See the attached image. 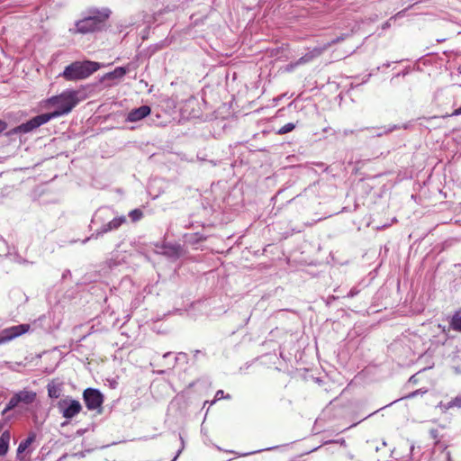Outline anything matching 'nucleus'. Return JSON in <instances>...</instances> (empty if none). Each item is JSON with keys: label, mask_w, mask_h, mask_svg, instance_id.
Wrapping results in <instances>:
<instances>
[{"label": "nucleus", "mask_w": 461, "mask_h": 461, "mask_svg": "<svg viewBox=\"0 0 461 461\" xmlns=\"http://www.w3.org/2000/svg\"><path fill=\"white\" fill-rule=\"evenodd\" d=\"M163 254L169 258H178L182 252V247L177 244H167L163 247Z\"/></svg>", "instance_id": "obj_14"}, {"label": "nucleus", "mask_w": 461, "mask_h": 461, "mask_svg": "<svg viewBox=\"0 0 461 461\" xmlns=\"http://www.w3.org/2000/svg\"><path fill=\"white\" fill-rule=\"evenodd\" d=\"M37 393L33 391L23 389L14 393L2 413L5 415L20 404L29 405L36 401Z\"/></svg>", "instance_id": "obj_4"}, {"label": "nucleus", "mask_w": 461, "mask_h": 461, "mask_svg": "<svg viewBox=\"0 0 461 461\" xmlns=\"http://www.w3.org/2000/svg\"><path fill=\"white\" fill-rule=\"evenodd\" d=\"M444 459H445L446 461H452L451 456H450V452H449V451H446V452L444 453Z\"/></svg>", "instance_id": "obj_27"}, {"label": "nucleus", "mask_w": 461, "mask_h": 461, "mask_svg": "<svg viewBox=\"0 0 461 461\" xmlns=\"http://www.w3.org/2000/svg\"><path fill=\"white\" fill-rule=\"evenodd\" d=\"M30 330L29 324H20L4 329L0 331V339L2 343L8 342L24 333Z\"/></svg>", "instance_id": "obj_10"}, {"label": "nucleus", "mask_w": 461, "mask_h": 461, "mask_svg": "<svg viewBox=\"0 0 461 461\" xmlns=\"http://www.w3.org/2000/svg\"><path fill=\"white\" fill-rule=\"evenodd\" d=\"M126 222V217L122 215L119 217L113 218L109 222L102 225L99 229L95 230V233H93L89 238L83 240V243H86L90 239H98L99 237L103 236L104 234L116 230H118L123 223Z\"/></svg>", "instance_id": "obj_7"}, {"label": "nucleus", "mask_w": 461, "mask_h": 461, "mask_svg": "<svg viewBox=\"0 0 461 461\" xmlns=\"http://www.w3.org/2000/svg\"><path fill=\"white\" fill-rule=\"evenodd\" d=\"M181 440H183L182 438H180ZM184 448V441H182V447L177 451L176 456L173 458L172 461H176L177 459V457L179 456V455L181 454L182 450Z\"/></svg>", "instance_id": "obj_25"}, {"label": "nucleus", "mask_w": 461, "mask_h": 461, "mask_svg": "<svg viewBox=\"0 0 461 461\" xmlns=\"http://www.w3.org/2000/svg\"><path fill=\"white\" fill-rule=\"evenodd\" d=\"M429 434H430V437L433 438V439H437L438 437V429H432L429 430Z\"/></svg>", "instance_id": "obj_24"}, {"label": "nucleus", "mask_w": 461, "mask_h": 461, "mask_svg": "<svg viewBox=\"0 0 461 461\" xmlns=\"http://www.w3.org/2000/svg\"><path fill=\"white\" fill-rule=\"evenodd\" d=\"M151 112V109L149 105H142L139 108L132 109L130 111L126 117V122H139L145 117H147Z\"/></svg>", "instance_id": "obj_11"}, {"label": "nucleus", "mask_w": 461, "mask_h": 461, "mask_svg": "<svg viewBox=\"0 0 461 461\" xmlns=\"http://www.w3.org/2000/svg\"><path fill=\"white\" fill-rule=\"evenodd\" d=\"M127 73V69L123 67L116 68L113 72L107 74L108 78H122Z\"/></svg>", "instance_id": "obj_17"}, {"label": "nucleus", "mask_w": 461, "mask_h": 461, "mask_svg": "<svg viewBox=\"0 0 461 461\" xmlns=\"http://www.w3.org/2000/svg\"><path fill=\"white\" fill-rule=\"evenodd\" d=\"M403 14H404V11H400V12H398L395 15L392 16L388 21H386L384 23H383V25H382V29H383V30H385V29L390 28V27H391V25H392L391 22H392L393 20H395V19H396V18H398V17H402V16H403Z\"/></svg>", "instance_id": "obj_20"}, {"label": "nucleus", "mask_w": 461, "mask_h": 461, "mask_svg": "<svg viewBox=\"0 0 461 461\" xmlns=\"http://www.w3.org/2000/svg\"><path fill=\"white\" fill-rule=\"evenodd\" d=\"M348 34H342L341 36L337 37L336 39H334V40H332V41H329V42H327V43H325V44H323L321 46H318V47L313 48L312 50L308 51L303 57H301L294 63V65H291V68H293L294 66L305 64V63H308V62L312 61V59L320 57L324 51H326L332 45L344 41L346 38H348Z\"/></svg>", "instance_id": "obj_5"}, {"label": "nucleus", "mask_w": 461, "mask_h": 461, "mask_svg": "<svg viewBox=\"0 0 461 461\" xmlns=\"http://www.w3.org/2000/svg\"><path fill=\"white\" fill-rule=\"evenodd\" d=\"M353 132H354V131H352V130H344V131H343L344 135L352 134Z\"/></svg>", "instance_id": "obj_29"}, {"label": "nucleus", "mask_w": 461, "mask_h": 461, "mask_svg": "<svg viewBox=\"0 0 461 461\" xmlns=\"http://www.w3.org/2000/svg\"><path fill=\"white\" fill-rule=\"evenodd\" d=\"M447 407H458L461 408V395L456 396L451 402L447 403Z\"/></svg>", "instance_id": "obj_21"}, {"label": "nucleus", "mask_w": 461, "mask_h": 461, "mask_svg": "<svg viewBox=\"0 0 461 461\" xmlns=\"http://www.w3.org/2000/svg\"><path fill=\"white\" fill-rule=\"evenodd\" d=\"M6 122L0 120V132L4 131L6 129Z\"/></svg>", "instance_id": "obj_26"}, {"label": "nucleus", "mask_w": 461, "mask_h": 461, "mask_svg": "<svg viewBox=\"0 0 461 461\" xmlns=\"http://www.w3.org/2000/svg\"><path fill=\"white\" fill-rule=\"evenodd\" d=\"M51 119L48 113H42L32 118L24 123L20 124L15 128L14 131L19 133H27L47 123Z\"/></svg>", "instance_id": "obj_9"}, {"label": "nucleus", "mask_w": 461, "mask_h": 461, "mask_svg": "<svg viewBox=\"0 0 461 461\" xmlns=\"http://www.w3.org/2000/svg\"><path fill=\"white\" fill-rule=\"evenodd\" d=\"M11 434L8 429H4V425L0 424V456H5L9 449Z\"/></svg>", "instance_id": "obj_12"}, {"label": "nucleus", "mask_w": 461, "mask_h": 461, "mask_svg": "<svg viewBox=\"0 0 461 461\" xmlns=\"http://www.w3.org/2000/svg\"><path fill=\"white\" fill-rule=\"evenodd\" d=\"M36 435L33 432H31L27 438L21 441L18 448H17V458L22 460V454L25 452L28 447L32 445V443L35 440Z\"/></svg>", "instance_id": "obj_13"}, {"label": "nucleus", "mask_w": 461, "mask_h": 461, "mask_svg": "<svg viewBox=\"0 0 461 461\" xmlns=\"http://www.w3.org/2000/svg\"><path fill=\"white\" fill-rule=\"evenodd\" d=\"M48 389V395L50 398L58 399L61 395L62 392V384L55 383L54 381H51L47 385Z\"/></svg>", "instance_id": "obj_15"}, {"label": "nucleus", "mask_w": 461, "mask_h": 461, "mask_svg": "<svg viewBox=\"0 0 461 461\" xmlns=\"http://www.w3.org/2000/svg\"><path fill=\"white\" fill-rule=\"evenodd\" d=\"M99 68V64L94 61H75L67 66L59 77L68 81L81 80L88 77Z\"/></svg>", "instance_id": "obj_3"}, {"label": "nucleus", "mask_w": 461, "mask_h": 461, "mask_svg": "<svg viewBox=\"0 0 461 461\" xmlns=\"http://www.w3.org/2000/svg\"><path fill=\"white\" fill-rule=\"evenodd\" d=\"M357 294V291H356L355 289H351V290H350V292L348 293V297H353V296H355Z\"/></svg>", "instance_id": "obj_28"}, {"label": "nucleus", "mask_w": 461, "mask_h": 461, "mask_svg": "<svg viewBox=\"0 0 461 461\" xmlns=\"http://www.w3.org/2000/svg\"><path fill=\"white\" fill-rule=\"evenodd\" d=\"M295 124L293 122L286 123L283 127H281L276 133L279 135L286 134L295 129Z\"/></svg>", "instance_id": "obj_18"}, {"label": "nucleus", "mask_w": 461, "mask_h": 461, "mask_svg": "<svg viewBox=\"0 0 461 461\" xmlns=\"http://www.w3.org/2000/svg\"><path fill=\"white\" fill-rule=\"evenodd\" d=\"M343 57L342 56H338L337 59H341Z\"/></svg>", "instance_id": "obj_31"}, {"label": "nucleus", "mask_w": 461, "mask_h": 461, "mask_svg": "<svg viewBox=\"0 0 461 461\" xmlns=\"http://www.w3.org/2000/svg\"><path fill=\"white\" fill-rule=\"evenodd\" d=\"M223 394H224V393H223V391H222V390H218V391L216 392L215 398H214V400L212 402V403H211V404H212V403H213V402H215L216 401H218V400H220V399L223 398V397H224V396H223Z\"/></svg>", "instance_id": "obj_23"}, {"label": "nucleus", "mask_w": 461, "mask_h": 461, "mask_svg": "<svg viewBox=\"0 0 461 461\" xmlns=\"http://www.w3.org/2000/svg\"><path fill=\"white\" fill-rule=\"evenodd\" d=\"M129 216L133 222H136L143 217V212L140 209H134L130 212Z\"/></svg>", "instance_id": "obj_19"}, {"label": "nucleus", "mask_w": 461, "mask_h": 461, "mask_svg": "<svg viewBox=\"0 0 461 461\" xmlns=\"http://www.w3.org/2000/svg\"><path fill=\"white\" fill-rule=\"evenodd\" d=\"M83 398L88 410L95 411L101 408L104 402L103 394L99 390L87 388L83 393Z\"/></svg>", "instance_id": "obj_8"}, {"label": "nucleus", "mask_w": 461, "mask_h": 461, "mask_svg": "<svg viewBox=\"0 0 461 461\" xmlns=\"http://www.w3.org/2000/svg\"><path fill=\"white\" fill-rule=\"evenodd\" d=\"M450 325L454 330L461 331V309L455 312L450 321Z\"/></svg>", "instance_id": "obj_16"}, {"label": "nucleus", "mask_w": 461, "mask_h": 461, "mask_svg": "<svg viewBox=\"0 0 461 461\" xmlns=\"http://www.w3.org/2000/svg\"><path fill=\"white\" fill-rule=\"evenodd\" d=\"M461 115V106L456 110H454L451 113H447L442 116V118H447L451 116H458Z\"/></svg>", "instance_id": "obj_22"}, {"label": "nucleus", "mask_w": 461, "mask_h": 461, "mask_svg": "<svg viewBox=\"0 0 461 461\" xmlns=\"http://www.w3.org/2000/svg\"><path fill=\"white\" fill-rule=\"evenodd\" d=\"M111 12L107 8L102 10L91 9L89 14L82 20L76 23L74 32L89 33L99 30L104 21L109 17Z\"/></svg>", "instance_id": "obj_2"}, {"label": "nucleus", "mask_w": 461, "mask_h": 461, "mask_svg": "<svg viewBox=\"0 0 461 461\" xmlns=\"http://www.w3.org/2000/svg\"><path fill=\"white\" fill-rule=\"evenodd\" d=\"M79 93L75 90H65L59 95L51 96L46 100V105L56 107L52 113H49L50 119L69 113L79 103Z\"/></svg>", "instance_id": "obj_1"}, {"label": "nucleus", "mask_w": 461, "mask_h": 461, "mask_svg": "<svg viewBox=\"0 0 461 461\" xmlns=\"http://www.w3.org/2000/svg\"><path fill=\"white\" fill-rule=\"evenodd\" d=\"M58 407L63 417L66 419L74 418L82 410L81 403L78 401L69 397L60 400L58 403Z\"/></svg>", "instance_id": "obj_6"}, {"label": "nucleus", "mask_w": 461, "mask_h": 461, "mask_svg": "<svg viewBox=\"0 0 461 461\" xmlns=\"http://www.w3.org/2000/svg\"><path fill=\"white\" fill-rule=\"evenodd\" d=\"M417 393H418V392H417V391H416V392H413V393H410L407 397H408V398L414 397Z\"/></svg>", "instance_id": "obj_30"}]
</instances>
